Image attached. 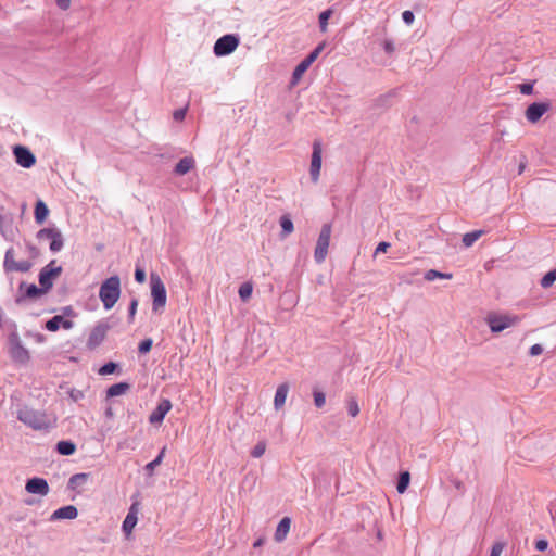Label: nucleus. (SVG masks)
<instances>
[{
	"label": "nucleus",
	"mask_w": 556,
	"mask_h": 556,
	"mask_svg": "<svg viewBox=\"0 0 556 556\" xmlns=\"http://www.w3.org/2000/svg\"><path fill=\"white\" fill-rule=\"evenodd\" d=\"M16 418L34 430H45L52 426L45 410L35 409L29 406L18 408Z\"/></svg>",
	"instance_id": "obj_1"
},
{
	"label": "nucleus",
	"mask_w": 556,
	"mask_h": 556,
	"mask_svg": "<svg viewBox=\"0 0 556 556\" xmlns=\"http://www.w3.org/2000/svg\"><path fill=\"white\" fill-rule=\"evenodd\" d=\"M121 296V279L118 276H111L105 279L99 289V298L105 309H111Z\"/></svg>",
	"instance_id": "obj_2"
},
{
	"label": "nucleus",
	"mask_w": 556,
	"mask_h": 556,
	"mask_svg": "<svg viewBox=\"0 0 556 556\" xmlns=\"http://www.w3.org/2000/svg\"><path fill=\"white\" fill-rule=\"evenodd\" d=\"M485 321L492 332L498 333L516 326L520 321V317L517 315L491 313L486 316Z\"/></svg>",
	"instance_id": "obj_3"
},
{
	"label": "nucleus",
	"mask_w": 556,
	"mask_h": 556,
	"mask_svg": "<svg viewBox=\"0 0 556 556\" xmlns=\"http://www.w3.org/2000/svg\"><path fill=\"white\" fill-rule=\"evenodd\" d=\"M151 296H152V309L153 312H160L166 304V289L162 279L155 275L150 276Z\"/></svg>",
	"instance_id": "obj_4"
},
{
	"label": "nucleus",
	"mask_w": 556,
	"mask_h": 556,
	"mask_svg": "<svg viewBox=\"0 0 556 556\" xmlns=\"http://www.w3.org/2000/svg\"><path fill=\"white\" fill-rule=\"evenodd\" d=\"M9 355L14 363L22 365L27 364L30 359L29 351L23 345L16 332L9 336Z\"/></svg>",
	"instance_id": "obj_5"
},
{
	"label": "nucleus",
	"mask_w": 556,
	"mask_h": 556,
	"mask_svg": "<svg viewBox=\"0 0 556 556\" xmlns=\"http://www.w3.org/2000/svg\"><path fill=\"white\" fill-rule=\"evenodd\" d=\"M331 236V225L325 224L321 227L320 233L317 239L314 257L317 263H323L328 253V247Z\"/></svg>",
	"instance_id": "obj_6"
},
{
	"label": "nucleus",
	"mask_w": 556,
	"mask_h": 556,
	"mask_svg": "<svg viewBox=\"0 0 556 556\" xmlns=\"http://www.w3.org/2000/svg\"><path fill=\"white\" fill-rule=\"evenodd\" d=\"M239 46V38L236 35H225L216 40L214 45V53L217 56L228 55Z\"/></svg>",
	"instance_id": "obj_7"
},
{
	"label": "nucleus",
	"mask_w": 556,
	"mask_h": 556,
	"mask_svg": "<svg viewBox=\"0 0 556 556\" xmlns=\"http://www.w3.org/2000/svg\"><path fill=\"white\" fill-rule=\"evenodd\" d=\"M325 48V43H319L304 60H302L293 71L292 83L296 84L303 74L308 70L313 62L318 58L319 53Z\"/></svg>",
	"instance_id": "obj_8"
},
{
	"label": "nucleus",
	"mask_w": 556,
	"mask_h": 556,
	"mask_svg": "<svg viewBox=\"0 0 556 556\" xmlns=\"http://www.w3.org/2000/svg\"><path fill=\"white\" fill-rule=\"evenodd\" d=\"M55 261H51L39 273V283L43 290L49 291L53 286V280L61 274L62 267L54 266Z\"/></svg>",
	"instance_id": "obj_9"
},
{
	"label": "nucleus",
	"mask_w": 556,
	"mask_h": 556,
	"mask_svg": "<svg viewBox=\"0 0 556 556\" xmlns=\"http://www.w3.org/2000/svg\"><path fill=\"white\" fill-rule=\"evenodd\" d=\"M109 329L110 326L106 321H99L90 331V334L87 340L88 348L94 349L99 346L105 339Z\"/></svg>",
	"instance_id": "obj_10"
},
{
	"label": "nucleus",
	"mask_w": 556,
	"mask_h": 556,
	"mask_svg": "<svg viewBox=\"0 0 556 556\" xmlns=\"http://www.w3.org/2000/svg\"><path fill=\"white\" fill-rule=\"evenodd\" d=\"M321 143L319 141H314L309 166V175L313 182H317L319 179L321 168Z\"/></svg>",
	"instance_id": "obj_11"
},
{
	"label": "nucleus",
	"mask_w": 556,
	"mask_h": 556,
	"mask_svg": "<svg viewBox=\"0 0 556 556\" xmlns=\"http://www.w3.org/2000/svg\"><path fill=\"white\" fill-rule=\"evenodd\" d=\"M13 155L15 162L24 168H30L36 164V156L27 147L15 146L13 148Z\"/></svg>",
	"instance_id": "obj_12"
},
{
	"label": "nucleus",
	"mask_w": 556,
	"mask_h": 556,
	"mask_svg": "<svg viewBox=\"0 0 556 556\" xmlns=\"http://www.w3.org/2000/svg\"><path fill=\"white\" fill-rule=\"evenodd\" d=\"M549 109L548 102H534L527 108L525 115L528 122L535 124Z\"/></svg>",
	"instance_id": "obj_13"
},
{
	"label": "nucleus",
	"mask_w": 556,
	"mask_h": 556,
	"mask_svg": "<svg viewBox=\"0 0 556 556\" xmlns=\"http://www.w3.org/2000/svg\"><path fill=\"white\" fill-rule=\"evenodd\" d=\"M172 403L167 399H163L159 402L157 406L150 414L149 421L153 425L161 424L166 416V414L170 410Z\"/></svg>",
	"instance_id": "obj_14"
},
{
	"label": "nucleus",
	"mask_w": 556,
	"mask_h": 556,
	"mask_svg": "<svg viewBox=\"0 0 556 556\" xmlns=\"http://www.w3.org/2000/svg\"><path fill=\"white\" fill-rule=\"evenodd\" d=\"M25 490L30 494L45 496L49 493V485L43 478H31L26 482Z\"/></svg>",
	"instance_id": "obj_15"
},
{
	"label": "nucleus",
	"mask_w": 556,
	"mask_h": 556,
	"mask_svg": "<svg viewBox=\"0 0 556 556\" xmlns=\"http://www.w3.org/2000/svg\"><path fill=\"white\" fill-rule=\"evenodd\" d=\"M73 326H74V323L72 320L65 319L61 315H56L46 323V329L49 331H56L61 327L68 330V329H72Z\"/></svg>",
	"instance_id": "obj_16"
},
{
	"label": "nucleus",
	"mask_w": 556,
	"mask_h": 556,
	"mask_svg": "<svg viewBox=\"0 0 556 556\" xmlns=\"http://www.w3.org/2000/svg\"><path fill=\"white\" fill-rule=\"evenodd\" d=\"M77 515V508L73 505H67L54 510L50 517V520L75 519Z\"/></svg>",
	"instance_id": "obj_17"
},
{
	"label": "nucleus",
	"mask_w": 556,
	"mask_h": 556,
	"mask_svg": "<svg viewBox=\"0 0 556 556\" xmlns=\"http://www.w3.org/2000/svg\"><path fill=\"white\" fill-rule=\"evenodd\" d=\"M137 514H138V508H137V504H132L129 508V511L126 516V518L124 519L123 521V531L125 532V534L128 536L132 529L135 528L136 523H137Z\"/></svg>",
	"instance_id": "obj_18"
},
{
	"label": "nucleus",
	"mask_w": 556,
	"mask_h": 556,
	"mask_svg": "<svg viewBox=\"0 0 556 556\" xmlns=\"http://www.w3.org/2000/svg\"><path fill=\"white\" fill-rule=\"evenodd\" d=\"M195 166V161L192 156L182 157L175 166L174 173L178 176L188 174Z\"/></svg>",
	"instance_id": "obj_19"
},
{
	"label": "nucleus",
	"mask_w": 556,
	"mask_h": 556,
	"mask_svg": "<svg viewBox=\"0 0 556 556\" xmlns=\"http://www.w3.org/2000/svg\"><path fill=\"white\" fill-rule=\"evenodd\" d=\"M290 526H291L290 518L283 517L277 526V529H276V532L274 535L275 541L282 542L286 539L288 532L290 531Z\"/></svg>",
	"instance_id": "obj_20"
},
{
	"label": "nucleus",
	"mask_w": 556,
	"mask_h": 556,
	"mask_svg": "<svg viewBox=\"0 0 556 556\" xmlns=\"http://www.w3.org/2000/svg\"><path fill=\"white\" fill-rule=\"evenodd\" d=\"M288 392L289 386L287 383H281L278 386L274 397V406L277 410L285 405Z\"/></svg>",
	"instance_id": "obj_21"
},
{
	"label": "nucleus",
	"mask_w": 556,
	"mask_h": 556,
	"mask_svg": "<svg viewBox=\"0 0 556 556\" xmlns=\"http://www.w3.org/2000/svg\"><path fill=\"white\" fill-rule=\"evenodd\" d=\"M49 208L42 200H38L35 205L34 216L37 224L41 225L49 215Z\"/></svg>",
	"instance_id": "obj_22"
},
{
	"label": "nucleus",
	"mask_w": 556,
	"mask_h": 556,
	"mask_svg": "<svg viewBox=\"0 0 556 556\" xmlns=\"http://www.w3.org/2000/svg\"><path fill=\"white\" fill-rule=\"evenodd\" d=\"M129 389H130V384L129 383H127V382H118V383L112 384L106 390V395L109 397L119 396V395L125 394Z\"/></svg>",
	"instance_id": "obj_23"
},
{
	"label": "nucleus",
	"mask_w": 556,
	"mask_h": 556,
	"mask_svg": "<svg viewBox=\"0 0 556 556\" xmlns=\"http://www.w3.org/2000/svg\"><path fill=\"white\" fill-rule=\"evenodd\" d=\"M280 226H281V237L282 238L288 237L294 230L293 223H292L290 216L287 214L282 215L280 217Z\"/></svg>",
	"instance_id": "obj_24"
},
{
	"label": "nucleus",
	"mask_w": 556,
	"mask_h": 556,
	"mask_svg": "<svg viewBox=\"0 0 556 556\" xmlns=\"http://www.w3.org/2000/svg\"><path fill=\"white\" fill-rule=\"evenodd\" d=\"M56 451L58 453H60L61 455H64V456H70L72 454L75 453L76 451V446L73 442L71 441H60L58 442L56 444Z\"/></svg>",
	"instance_id": "obj_25"
},
{
	"label": "nucleus",
	"mask_w": 556,
	"mask_h": 556,
	"mask_svg": "<svg viewBox=\"0 0 556 556\" xmlns=\"http://www.w3.org/2000/svg\"><path fill=\"white\" fill-rule=\"evenodd\" d=\"M50 240H51V242H50V250L53 253H56V252H59V251H61L63 249V247H64V238H63V235L60 231V229H58V231L55 232V236H53Z\"/></svg>",
	"instance_id": "obj_26"
},
{
	"label": "nucleus",
	"mask_w": 556,
	"mask_h": 556,
	"mask_svg": "<svg viewBox=\"0 0 556 556\" xmlns=\"http://www.w3.org/2000/svg\"><path fill=\"white\" fill-rule=\"evenodd\" d=\"M165 451L166 447H163L159 455L155 457V459L146 465L144 470L147 471L148 476L151 477L153 475L154 469L161 465L165 455Z\"/></svg>",
	"instance_id": "obj_27"
},
{
	"label": "nucleus",
	"mask_w": 556,
	"mask_h": 556,
	"mask_svg": "<svg viewBox=\"0 0 556 556\" xmlns=\"http://www.w3.org/2000/svg\"><path fill=\"white\" fill-rule=\"evenodd\" d=\"M333 14V10L332 9H328V10H325L323 11L319 16H318V20H319V29L321 33H327L328 30V20L332 16Z\"/></svg>",
	"instance_id": "obj_28"
},
{
	"label": "nucleus",
	"mask_w": 556,
	"mask_h": 556,
	"mask_svg": "<svg viewBox=\"0 0 556 556\" xmlns=\"http://www.w3.org/2000/svg\"><path fill=\"white\" fill-rule=\"evenodd\" d=\"M453 275L451 273H441L435 269H429L425 273V279L427 281H432L437 278L439 279H452Z\"/></svg>",
	"instance_id": "obj_29"
},
{
	"label": "nucleus",
	"mask_w": 556,
	"mask_h": 556,
	"mask_svg": "<svg viewBox=\"0 0 556 556\" xmlns=\"http://www.w3.org/2000/svg\"><path fill=\"white\" fill-rule=\"evenodd\" d=\"M483 230H475L472 232L465 233L463 237V243L465 247H471L482 235Z\"/></svg>",
	"instance_id": "obj_30"
},
{
	"label": "nucleus",
	"mask_w": 556,
	"mask_h": 556,
	"mask_svg": "<svg viewBox=\"0 0 556 556\" xmlns=\"http://www.w3.org/2000/svg\"><path fill=\"white\" fill-rule=\"evenodd\" d=\"M409 481H410L409 472L408 471L401 472L399 481H397V485H396L397 492L404 493L408 488Z\"/></svg>",
	"instance_id": "obj_31"
},
{
	"label": "nucleus",
	"mask_w": 556,
	"mask_h": 556,
	"mask_svg": "<svg viewBox=\"0 0 556 556\" xmlns=\"http://www.w3.org/2000/svg\"><path fill=\"white\" fill-rule=\"evenodd\" d=\"M555 281H556V268L552 269L547 274H545L541 279L540 285L542 288L547 289V288L552 287Z\"/></svg>",
	"instance_id": "obj_32"
},
{
	"label": "nucleus",
	"mask_w": 556,
	"mask_h": 556,
	"mask_svg": "<svg viewBox=\"0 0 556 556\" xmlns=\"http://www.w3.org/2000/svg\"><path fill=\"white\" fill-rule=\"evenodd\" d=\"M46 292L47 291L43 290L42 287L38 288L36 285H28V286H26L25 294H26V296H28L30 299H36Z\"/></svg>",
	"instance_id": "obj_33"
},
{
	"label": "nucleus",
	"mask_w": 556,
	"mask_h": 556,
	"mask_svg": "<svg viewBox=\"0 0 556 556\" xmlns=\"http://www.w3.org/2000/svg\"><path fill=\"white\" fill-rule=\"evenodd\" d=\"M253 287L250 282H244L239 288V296L240 299L245 302L248 301L252 295Z\"/></svg>",
	"instance_id": "obj_34"
},
{
	"label": "nucleus",
	"mask_w": 556,
	"mask_h": 556,
	"mask_svg": "<svg viewBox=\"0 0 556 556\" xmlns=\"http://www.w3.org/2000/svg\"><path fill=\"white\" fill-rule=\"evenodd\" d=\"M88 478L87 473H76L70 478L68 486L75 489L86 482Z\"/></svg>",
	"instance_id": "obj_35"
},
{
	"label": "nucleus",
	"mask_w": 556,
	"mask_h": 556,
	"mask_svg": "<svg viewBox=\"0 0 556 556\" xmlns=\"http://www.w3.org/2000/svg\"><path fill=\"white\" fill-rule=\"evenodd\" d=\"M15 262L16 261L14 260V250L12 248H10L5 252L4 263H3L4 269L7 271H12V267L14 266Z\"/></svg>",
	"instance_id": "obj_36"
},
{
	"label": "nucleus",
	"mask_w": 556,
	"mask_h": 556,
	"mask_svg": "<svg viewBox=\"0 0 556 556\" xmlns=\"http://www.w3.org/2000/svg\"><path fill=\"white\" fill-rule=\"evenodd\" d=\"M346 409L350 416L356 417L359 414V406L355 397L349 399Z\"/></svg>",
	"instance_id": "obj_37"
},
{
	"label": "nucleus",
	"mask_w": 556,
	"mask_h": 556,
	"mask_svg": "<svg viewBox=\"0 0 556 556\" xmlns=\"http://www.w3.org/2000/svg\"><path fill=\"white\" fill-rule=\"evenodd\" d=\"M56 231H58V228H55V227L43 228V229H40L37 232V238L38 239H49L50 240L53 236H55Z\"/></svg>",
	"instance_id": "obj_38"
},
{
	"label": "nucleus",
	"mask_w": 556,
	"mask_h": 556,
	"mask_svg": "<svg viewBox=\"0 0 556 556\" xmlns=\"http://www.w3.org/2000/svg\"><path fill=\"white\" fill-rule=\"evenodd\" d=\"M313 396H314V404L316 407L320 408L325 405L326 396H325L324 392L314 390Z\"/></svg>",
	"instance_id": "obj_39"
},
{
	"label": "nucleus",
	"mask_w": 556,
	"mask_h": 556,
	"mask_svg": "<svg viewBox=\"0 0 556 556\" xmlns=\"http://www.w3.org/2000/svg\"><path fill=\"white\" fill-rule=\"evenodd\" d=\"M266 450V443L264 441L258 442L253 450L251 451V455L255 458L263 456Z\"/></svg>",
	"instance_id": "obj_40"
},
{
	"label": "nucleus",
	"mask_w": 556,
	"mask_h": 556,
	"mask_svg": "<svg viewBox=\"0 0 556 556\" xmlns=\"http://www.w3.org/2000/svg\"><path fill=\"white\" fill-rule=\"evenodd\" d=\"M117 368V364L113 363V362H109L106 364H104L100 369H99V374L100 375H111L113 374Z\"/></svg>",
	"instance_id": "obj_41"
},
{
	"label": "nucleus",
	"mask_w": 556,
	"mask_h": 556,
	"mask_svg": "<svg viewBox=\"0 0 556 556\" xmlns=\"http://www.w3.org/2000/svg\"><path fill=\"white\" fill-rule=\"evenodd\" d=\"M29 268L30 263L28 261L15 262L14 266L12 267V271L25 273L28 271Z\"/></svg>",
	"instance_id": "obj_42"
},
{
	"label": "nucleus",
	"mask_w": 556,
	"mask_h": 556,
	"mask_svg": "<svg viewBox=\"0 0 556 556\" xmlns=\"http://www.w3.org/2000/svg\"><path fill=\"white\" fill-rule=\"evenodd\" d=\"M151 348H152V340L151 339H146V340L140 342V344L138 346V351L141 354H146V353H148L151 350Z\"/></svg>",
	"instance_id": "obj_43"
},
{
	"label": "nucleus",
	"mask_w": 556,
	"mask_h": 556,
	"mask_svg": "<svg viewBox=\"0 0 556 556\" xmlns=\"http://www.w3.org/2000/svg\"><path fill=\"white\" fill-rule=\"evenodd\" d=\"M137 307H138V300L134 298L130 301L129 308H128V318H129L130 323L134 320V317L137 312Z\"/></svg>",
	"instance_id": "obj_44"
},
{
	"label": "nucleus",
	"mask_w": 556,
	"mask_h": 556,
	"mask_svg": "<svg viewBox=\"0 0 556 556\" xmlns=\"http://www.w3.org/2000/svg\"><path fill=\"white\" fill-rule=\"evenodd\" d=\"M505 548V544L503 542H496L492 546L490 556H501L503 549Z\"/></svg>",
	"instance_id": "obj_45"
},
{
	"label": "nucleus",
	"mask_w": 556,
	"mask_h": 556,
	"mask_svg": "<svg viewBox=\"0 0 556 556\" xmlns=\"http://www.w3.org/2000/svg\"><path fill=\"white\" fill-rule=\"evenodd\" d=\"M382 48L388 54H392L395 51V46L392 39H384Z\"/></svg>",
	"instance_id": "obj_46"
},
{
	"label": "nucleus",
	"mask_w": 556,
	"mask_h": 556,
	"mask_svg": "<svg viewBox=\"0 0 556 556\" xmlns=\"http://www.w3.org/2000/svg\"><path fill=\"white\" fill-rule=\"evenodd\" d=\"M135 279L138 283H143L146 281V271L143 268L139 266L136 267Z\"/></svg>",
	"instance_id": "obj_47"
},
{
	"label": "nucleus",
	"mask_w": 556,
	"mask_h": 556,
	"mask_svg": "<svg viewBox=\"0 0 556 556\" xmlns=\"http://www.w3.org/2000/svg\"><path fill=\"white\" fill-rule=\"evenodd\" d=\"M402 18L406 25H412L415 21V15L412 11L407 10L402 13Z\"/></svg>",
	"instance_id": "obj_48"
},
{
	"label": "nucleus",
	"mask_w": 556,
	"mask_h": 556,
	"mask_svg": "<svg viewBox=\"0 0 556 556\" xmlns=\"http://www.w3.org/2000/svg\"><path fill=\"white\" fill-rule=\"evenodd\" d=\"M68 394L74 402H78L84 397L83 391L77 389H72Z\"/></svg>",
	"instance_id": "obj_49"
},
{
	"label": "nucleus",
	"mask_w": 556,
	"mask_h": 556,
	"mask_svg": "<svg viewBox=\"0 0 556 556\" xmlns=\"http://www.w3.org/2000/svg\"><path fill=\"white\" fill-rule=\"evenodd\" d=\"M519 90L522 94H531L533 92L532 84H521L519 85Z\"/></svg>",
	"instance_id": "obj_50"
},
{
	"label": "nucleus",
	"mask_w": 556,
	"mask_h": 556,
	"mask_svg": "<svg viewBox=\"0 0 556 556\" xmlns=\"http://www.w3.org/2000/svg\"><path fill=\"white\" fill-rule=\"evenodd\" d=\"M389 248H390V243H388V242H380L377 245L374 255L376 256L378 253H386Z\"/></svg>",
	"instance_id": "obj_51"
},
{
	"label": "nucleus",
	"mask_w": 556,
	"mask_h": 556,
	"mask_svg": "<svg viewBox=\"0 0 556 556\" xmlns=\"http://www.w3.org/2000/svg\"><path fill=\"white\" fill-rule=\"evenodd\" d=\"M186 112H187V109H186V108H184V109H179V110H176V111L174 112V115H173V116H174V119H175V121H182V119L185 118V116H186Z\"/></svg>",
	"instance_id": "obj_52"
},
{
	"label": "nucleus",
	"mask_w": 556,
	"mask_h": 556,
	"mask_svg": "<svg viewBox=\"0 0 556 556\" xmlns=\"http://www.w3.org/2000/svg\"><path fill=\"white\" fill-rule=\"evenodd\" d=\"M542 352H543V346L541 344H534L530 348L531 356H538V355L542 354Z\"/></svg>",
	"instance_id": "obj_53"
},
{
	"label": "nucleus",
	"mask_w": 556,
	"mask_h": 556,
	"mask_svg": "<svg viewBox=\"0 0 556 556\" xmlns=\"http://www.w3.org/2000/svg\"><path fill=\"white\" fill-rule=\"evenodd\" d=\"M56 5L61 9V10H68L70 7H71V0H56Z\"/></svg>",
	"instance_id": "obj_54"
},
{
	"label": "nucleus",
	"mask_w": 556,
	"mask_h": 556,
	"mask_svg": "<svg viewBox=\"0 0 556 556\" xmlns=\"http://www.w3.org/2000/svg\"><path fill=\"white\" fill-rule=\"evenodd\" d=\"M548 542L546 540H539L535 543V548L540 552H543L547 548Z\"/></svg>",
	"instance_id": "obj_55"
},
{
	"label": "nucleus",
	"mask_w": 556,
	"mask_h": 556,
	"mask_svg": "<svg viewBox=\"0 0 556 556\" xmlns=\"http://www.w3.org/2000/svg\"><path fill=\"white\" fill-rule=\"evenodd\" d=\"M452 483L453 485L457 489V490H463L464 489V483L458 480V479H454L452 480Z\"/></svg>",
	"instance_id": "obj_56"
},
{
	"label": "nucleus",
	"mask_w": 556,
	"mask_h": 556,
	"mask_svg": "<svg viewBox=\"0 0 556 556\" xmlns=\"http://www.w3.org/2000/svg\"><path fill=\"white\" fill-rule=\"evenodd\" d=\"M264 539L263 538H260L258 540H256L253 544V547L257 548V547H261L263 544H264Z\"/></svg>",
	"instance_id": "obj_57"
},
{
	"label": "nucleus",
	"mask_w": 556,
	"mask_h": 556,
	"mask_svg": "<svg viewBox=\"0 0 556 556\" xmlns=\"http://www.w3.org/2000/svg\"><path fill=\"white\" fill-rule=\"evenodd\" d=\"M4 216L0 215V232L5 236V232H4V229H3V224H4Z\"/></svg>",
	"instance_id": "obj_58"
},
{
	"label": "nucleus",
	"mask_w": 556,
	"mask_h": 556,
	"mask_svg": "<svg viewBox=\"0 0 556 556\" xmlns=\"http://www.w3.org/2000/svg\"><path fill=\"white\" fill-rule=\"evenodd\" d=\"M525 168H526V163H523V162L520 163L519 168H518V173L521 174L525 170Z\"/></svg>",
	"instance_id": "obj_59"
},
{
	"label": "nucleus",
	"mask_w": 556,
	"mask_h": 556,
	"mask_svg": "<svg viewBox=\"0 0 556 556\" xmlns=\"http://www.w3.org/2000/svg\"><path fill=\"white\" fill-rule=\"evenodd\" d=\"M106 415H108V416H111V415H112V412H111V409H110V408L106 410Z\"/></svg>",
	"instance_id": "obj_60"
},
{
	"label": "nucleus",
	"mask_w": 556,
	"mask_h": 556,
	"mask_svg": "<svg viewBox=\"0 0 556 556\" xmlns=\"http://www.w3.org/2000/svg\"><path fill=\"white\" fill-rule=\"evenodd\" d=\"M38 341H41L42 340V336L41 334H38Z\"/></svg>",
	"instance_id": "obj_61"
}]
</instances>
